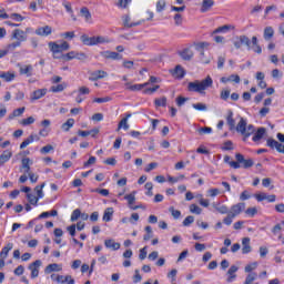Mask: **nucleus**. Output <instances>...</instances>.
I'll return each instance as SVG.
<instances>
[{
	"label": "nucleus",
	"instance_id": "nucleus-64",
	"mask_svg": "<svg viewBox=\"0 0 284 284\" xmlns=\"http://www.w3.org/2000/svg\"><path fill=\"white\" fill-rule=\"evenodd\" d=\"M26 112V106L13 110V116H21Z\"/></svg>",
	"mask_w": 284,
	"mask_h": 284
},
{
	"label": "nucleus",
	"instance_id": "nucleus-21",
	"mask_svg": "<svg viewBox=\"0 0 284 284\" xmlns=\"http://www.w3.org/2000/svg\"><path fill=\"white\" fill-rule=\"evenodd\" d=\"M34 71V68L29 64V65H22L20 67V74H24L26 77H32V72Z\"/></svg>",
	"mask_w": 284,
	"mask_h": 284
},
{
	"label": "nucleus",
	"instance_id": "nucleus-1",
	"mask_svg": "<svg viewBox=\"0 0 284 284\" xmlns=\"http://www.w3.org/2000/svg\"><path fill=\"white\" fill-rule=\"evenodd\" d=\"M214 85V80L212 77L207 75L203 80H195L193 82H189L187 90L189 92H197V94H205V90H210Z\"/></svg>",
	"mask_w": 284,
	"mask_h": 284
},
{
	"label": "nucleus",
	"instance_id": "nucleus-59",
	"mask_svg": "<svg viewBox=\"0 0 284 284\" xmlns=\"http://www.w3.org/2000/svg\"><path fill=\"white\" fill-rule=\"evenodd\" d=\"M9 19H13V21H23V19L26 18L19 13H11L9 16Z\"/></svg>",
	"mask_w": 284,
	"mask_h": 284
},
{
	"label": "nucleus",
	"instance_id": "nucleus-11",
	"mask_svg": "<svg viewBox=\"0 0 284 284\" xmlns=\"http://www.w3.org/2000/svg\"><path fill=\"white\" fill-rule=\"evenodd\" d=\"M36 34H38V37H50V34H52V27H40L36 30Z\"/></svg>",
	"mask_w": 284,
	"mask_h": 284
},
{
	"label": "nucleus",
	"instance_id": "nucleus-2",
	"mask_svg": "<svg viewBox=\"0 0 284 284\" xmlns=\"http://www.w3.org/2000/svg\"><path fill=\"white\" fill-rule=\"evenodd\" d=\"M236 132L242 134L244 139H250V136H252V134H254L255 132L254 124L247 125V120H245L244 118H241L240 122L236 125Z\"/></svg>",
	"mask_w": 284,
	"mask_h": 284
},
{
	"label": "nucleus",
	"instance_id": "nucleus-5",
	"mask_svg": "<svg viewBox=\"0 0 284 284\" xmlns=\"http://www.w3.org/2000/svg\"><path fill=\"white\" fill-rule=\"evenodd\" d=\"M11 39H16V41L23 43V41H28V34H26V31L21 29H14L12 31Z\"/></svg>",
	"mask_w": 284,
	"mask_h": 284
},
{
	"label": "nucleus",
	"instance_id": "nucleus-37",
	"mask_svg": "<svg viewBox=\"0 0 284 284\" xmlns=\"http://www.w3.org/2000/svg\"><path fill=\"white\" fill-rule=\"evenodd\" d=\"M230 30H232V26L230 24H224L222 27H219L217 29H215L212 34H219L221 32H230Z\"/></svg>",
	"mask_w": 284,
	"mask_h": 284
},
{
	"label": "nucleus",
	"instance_id": "nucleus-53",
	"mask_svg": "<svg viewBox=\"0 0 284 284\" xmlns=\"http://www.w3.org/2000/svg\"><path fill=\"white\" fill-rule=\"evenodd\" d=\"M256 281V273H251L246 276L244 284H252Z\"/></svg>",
	"mask_w": 284,
	"mask_h": 284
},
{
	"label": "nucleus",
	"instance_id": "nucleus-4",
	"mask_svg": "<svg viewBox=\"0 0 284 284\" xmlns=\"http://www.w3.org/2000/svg\"><path fill=\"white\" fill-rule=\"evenodd\" d=\"M266 145L267 148H271V150H276V152H278L280 154H284V144L270 138L266 141Z\"/></svg>",
	"mask_w": 284,
	"mask_h": 284
},
{
	"label": "nucleus",
	"instance_id": "nucleus-18",
	"mask_svg": "<svg viewBox=\"0 0 284 284\" xmlns=\"http://www.w3.org/2000/svg\"><path fill=\"white\" fill-rule=\"evenodd\" d=\"M267 132V129L265 128H258L257 131L255 132V134L253 135V141L254 143L261 141V139H263V136H265V133Z\"/></svg>",
	"mask_w": 284,
	"mask_h": 284
},
{
	"label": "nucleus",
	"instance_id": "nucleus-35",
	"mask_svg": "<svg viewBox=\"0 0 284 284\" xmlns=\"http://www.w3.org/2000/svg\"><path fill=\"white\" fill-rule=\"evenodd\" d=\"M80 14L85 19V21H90V19H92V13H90V9H88V7L81 8Z\"/></svg>",
	"mask_w": 284,
	"mask_h": 284
},
{
	"label": "nucleus",
	"instance_id": "nucleus-45",
	"mask_svg": "<svg viewBox=\"0 0 284 284\" xmlns=\"http://www.w3.org/2000/svg\"><path fill=\"white\" fill-rule=\"evenodd\" d=\"M61 59H63L64 61H72V59H77V51H71L67 54H62Z\"/></svg>",
	"mask_w": 284,
	"mask_h": 284
},
{
	"label": "nucleus",
	"instance_id": "nucleus-44",
	"mask_svg": "<svg viewBox=\"0 0 284 284\" xmlns=\"http://www.w3.org/2000/svg\"><path fill=\"white\" fill-rule=\"evenodd\" d=\"M27 199H28L30 205H38L40 197L36 196V195L32 194V193H28V194H27Z\"/></svg>",
	"mask_w": 284,
	"mask_h": 284
},
{
	"label": "nucleus",
	"instance_id": "nucleus-16",
	"mask_svg": "<svg viewBox=\"0 0 284 284\" xmlns=\"http://www.w3.org/2000/svg\"><path fill=\"white\" fill-rule=\"evenodd\" d=\"M180 57L183 59V61H192L194 51L191 49H184L182 52H180Z\"/></svg>",
	"mask_w": 284,
	"mask_h": 284
},
{
	"label": "nucleus",
	"instance_id": "nucleus-31",
	"mask_svg": "<svg viewBox=\"0 0 284 284\" xmlns=\"http://www.w3.org/2000/svg\"><path fill=\"white\" fill-rule=\"evenodd\" d=\"M44 187H45V182L34 187V192L37 193L38 199H43V196H45V194L43 193Z\"/></svg>",
	"mask_w": 284,
	"mask_h": 284
},
{
	"label": "nucleus",
	"instance_id": "nucleus-48",
	"mask_svg": "<svg viewBox=\"0 0 284 284\" xmlns=\"http://www.w3.org/2000/svg\"><path fill=\"white\" fill-rule=\"evenodd\" d=\"M81 219V210L75 209L71 214V221L74 223V221H79Z\"/></svg>",
	"mask_w": 284,
	"mask_h": 284
},
{
	"label": "nucleus",
	"instance_id": "nucleus-40",
	"mask_svg": "<svg viewBox=\"0 0 284 284\" xmlns=\"http://www.w3.org/2000/svg\"><path fill=\"white\" fill-rule=\"evenodd\" d=\"M21 41L17 40L16 42H12L10 44L7 45V52H14V50H17V48H21Z\"/></svg>",
	"mask_w": 284,
	"mask_h": 284
},
{
	"label": "nucleus",
	"instance_id": "nucleus-19",
	"mask_svg": "<svg viewBox=\"0 0 284 284\" xmlns=\"http://www.w3.org/2000/svg\"><path fill=\"white\" fill-rule=\"evenodd\" d=\"M55 281L57 283H68V284H74V278H72L71 275H67V276H63V275H57L55 276ZM69 281V282H68Z\"/></svg>",
	"mask_w": 284,
	"mask_h": 284
},
{
	"label": "nucleus",
	"instance_id": "nucleus-32",
	"mask_svg": "<svg viewBox=\"0 0 284 284\" xmlns=\"http://www.w3.org/2000/svg\"><path fill=\"white\" fill-rule=\"evenodd\" d=\"M122 19L124 28H134L136 26H141V22L130 23V16H123Z\"/></svg>",
	"mask_w": 284,
	"mask_h": 284
},
{
	"label": "nucleus",
	"instance_id": "nucleus-47",
	"mask_svg": "<svg viewBox=\"0 0 284 284\" xmlns=\"http://www.w3.org/2000/svg\"><path fill=\"white\" fill-rule=\"evenodd\" d=\"M121 128H123V130H130V124H128V118H123L119 125H118V130H121Z\"/></svg>",
	"mask_w": 284,
	"mask_h": 284
},
{
	"label": "nucleus",
	"instance_id": "nucleus-20",
	"mask_svg": "<svg viewBox=\"0 0 284 284\" xmlns=\"http://www.w3.org/2000/svg\"><path fill=\"white\" fill-rule=\"evenodd\" d=\"M128 85V90H131V92H140V90H143V88H148V85H150V82H145L143 84H132L130 85V83H126Z\"/></svg>",
	"mask_w": 284,
	"mask_h": 284
},
{
	"label": "nucleus",
	"instance_id": "nucleus-23",
	"mask_svg": "<svg viewBox=\"0 0 284 284\" xmlns=\"http://www.w3.org/2000/svg\"><path fill=\"white\" fill-rule=\"evenodd\" d=\"M61 265L53 263V264H49L45 268L44 272L45 274H52V272H61Z\"/></svg>",
	"mask_w": 284,
	"mask_h": 284
},
{
	"label": "nucleus",
	"instance_id": "nucleus-33",
	"mask_svg": "<svg viewBox=\"0 0 284 284\" xmlns=\"http://www.w3.org/2000/svg\"><path fill=\"white\" fill-rule=\"evenodd\" d=\"M13 244L12 243H8L2 251L0 252V257L2 258H8V254L10 253V250H12Z\"/></svg>",
	"mask_w": 284,
	"mask_h": 284
},
{
	"label": "nucleus",
	"instance_id": "nucleus-13",
	"mask_svg": "<svg viewBox=\"0 0 284 284\" xmlns=\"http://www.w3.org/2000/svg\"><path fill=\"white\" fill-rule=\"evenodd\" d=\"M80 40L82 41L83 45H98L97 44V37H88L87 34H82L80 37Z\"/></svg>",
	"mask_w": 284,
	"mask_h": 284
},
{
	"label": "nucleus",
	"instance_id": "nucleus-46",
	"mask_svg": "<svg viewBox=\"0 0 284 284\" xmlns=\"http://www.w3.org/2000/svg\"><path fill=\"white\" fill-rule=\"evenodd\" d=\"M192 108H194V110H197L200 112H205L207 110V105L205 103H194L192 104Z\"/></svg>",
	"mask_w": 284,
	"mask_h": 284
},
{
	"label": "nucleus",
	"instance_id": "nucleus-14",
	"mask_svg": "<svg viewBox=\"0 0 284 284\" xmlns=\"http://www.w3.org/2000/svg\"><path fill=\"white\" fill-rule=\"evenodd\" d=\"M12 159V151L4 150L0 155V165H6Z\"/></svg>",
	"mask_w": 284,
	"mask_h": 284
},
{
	"label": "nucleus",
	"instance_id": "nucleus-62",
	"mask_svg": "<svg viewBox=\"0 0 284 284\" xmlns=\"http://www.w3.org/2000/svg\"><path fill=\"white\" fill-rule=\"evenodd\" d=\"M199 134H212V128L210 126L200 128Z\"/></svg>",
	"mask_w": 284,
	"mask_h": 284
},
{
	"label": "nucleus",
	"instance_id": "nucleus-30",
	"mask_svg": "<svg viewBox=\"0 0 284 284\" xmlns=\"http://www.w3.org/2000/svg\"><path fill=\"white\" fill-rule=\"evenodd\" d=\"M68 88V83L62 82L61 84H57V85H52L50 88V92H63V90H65Z\"/></svg>",
	"mask_w": 284,
	"mask_h": 284
},
{
	"label": "nucleus",
	"instance_id": "nucleus-39",
	"mask_svg": "<svg viewBox=\"0 0 284 284\" xmlns=\"http://www.w3.org/2000/svg\"><path fill=\"white\" fill-rule=\"evenodd\" d=\"M124 199L125 201H128L129 205H134V201H136V191L126 194Z\"/></svg>",
	"mask_w": 284,
	"mask_h": 284
},
{
	"label": "nucleus",
	"instance_id": "nucleus-9",
	"mask_svg": "<svg viewBox=\"0 0 284 284\" xmlns=\"http://www.w3.org/2000/svg\"><path fill=\"white\" fill-rule=\"evenodd\" d=\"M243 210H245V203L241 202V203L234 204L231 207V211L229 212V214L232 215L234 219L235 216H239V214H241Z\"/></svg>",
	"mask_w": 284,
	"mask_h": 284
},
{
	"label": "nucleus",
	"instance_id": "nucleus-6",
	"mask_svg": "<svg viewBox=\"0 0 284 284\" xmlns=\"http://www.w3.org/2000/svg\"><path fill=\"white\" fill-rule=\"evenodd\" d=\"M48 94V89H38L33 91L30 94V101L31 103H34V101H39V99H43Z\"/></svg>",
	"mask_w": 284,
	"mask_h": 284
},
{
	"label": "nucleus",
	"instance_id": "nucleus-3",
	"mask_svg": "<svg viewBox=\"0 0 284 284\" xmlns=\"http://www.w3.org/2000/svg\"><path fill=\"white\" fill-rule=\"evenodd\" d=\"M49 48L53 54H59V52L70 50V43L65 41L61 44H58L57 42H49Z\"/></svg>",
	"mask_w": 284,
	"mask_h": 284
},
{
	"label": "nucleus",
	"instance_id": "nucleus-15",
	"mask_svg": "<svg viewBox=\"0 0 284 284\" xmlns=\"http://www.w3.org/2000/svg\"><path fill=\"white\" fill-rule=\"evenodd\" d=\"M252 246L250 245V237L242 239V254H250Z\"/></svg>",
	"mask_w": 284,
	"mask_h": 284
},
{
	"label": "nucleus",
	"instance_id": "nucleus-25",
	"mask_svg": "<svg viewBox=\"0 0 284 284\" xmlns=\"http://www.w3.org/2000/svg\"><path fill=\"white\" fill-rule=\"evenodd\" d=\"M237 39L240 40L241 45H246L247 50H252V41L247 36H240Z\"/></svg>",
	"mask_w": 284,
	"mask_h": 284
},
{
	"label": "nucleus",
	"instance_id": "nucleus-36",
	"mask_svg": "<svg viewBox=\"0 0 284 284\" xmlns=\"http://www.w3.org/2000/svg\"><path fill=\"white\" fill-rule=\"evenodd\" d=\"M214 209L216 210V212H219L220 214H230V209H227L226 205H221V203L215 204Z\"/></svg>",
	"mask_w": 284,
	"mask_h": 284
},
{
	"label": "nucleus",
	"instance_id": "nucleus-17",
	"mask_svg": "<svg viewBox=\"0 0 284 284\" xmlns=\"http://www.w3.org/2000/svg\"><path fill=\"white\" fill-rule=\"evenodd\" d=\"M104 59H112L113 61H121V59H123V55H121L114 51H105Z\"/></svg>",
	"mask_w": 284,
	"mask_h": 284
},
{
	"label": "nucleus",
	"instance_id": "nucleus-49",
	"mask_svg": "<svg viewBox=\"0 0 284 284\" xmlns=\"http://www.w3.org/2000/svg\"><path fill=\"white\" fill-rule=\"evenodd\" d=\"M144 187L148 190L146 196H154V193L152 192L154 184H152V182H146Z\"/></svg>",
	"mask_w": 284,
	"mask_h": 284
},
{
	"label": "nucleus",
	"instance_id": "nucleus-8",
	"mask_svg": "<svg viewBox=\"0 0 284 284\" xmlns=\"http://www.w3.org/2000/svg\"><path fill=\"white\" fill-rule=\"evenodd\" d=\"M41 260H37L29 265V270L31 271V278H37L39 276V267H41Z\"/></svg>",
	"mask_w": 284,
	"mask_h": 284
},
{
	"label": "nucleus",
	"instance_id": "nucleus-55",
	"mask_svg": "<svg viewBox=\"0 0 284 284\" xmlns=\"http://www.w3.org/2000/svg\"><path fill=\"white\" fill-rule=\"evenodd\" d=\"M192 223H194V216H192V215L186 216L183 221L184 227H190V225H192Z\"/></svg>",
	"mask_w": 284,
	"mask_h": 284
},
{
	"label": "nucleus",
	"instance_id": "nucleus-12",
	"mask_svg": "<svg viewBox=\"0 0 284 284\" xmlns=\"http://www.w3.org/2000/svg\"><path fill=\"white\" fill-rule=\"evenodd\" d=\"M104 246L108 250H113L114 252H116V250H121V243L114 242L112 239L105 240Z\"/></svg>",
	"mask_w": 284,
	"mask_h": 284
},
{
	"label": "nucleus",
	"instance_id": "nucleus-29",
	"mask_svg": "<svg viewBox=\"0 0 284 284\" xmlns=\"http://www.w3.org/2000/svg\"><path fill=\"white\" fill-rule=\"evenodd\" d=\"M274 37V28L272 27H266L264 29V39L265 41H271Z\"/></svg>",
	"mask_w": 284,
	"mask_h": 284
},
{
	"label": "nucleus",
	"instance_id": "nucleus-58",
	"mask_svg": "<svg viewBox=\"0 0 284 284\" xmlns=\"http://www.w3.org/2000/svg\"><path fill=\"white\" fill-rule=\"evenodd\" d=\"M169 212H171L173 219H181V211L174 210L173 206L169 209Z\"/></svg>",
	"mask_w": 284,
	"mask_h": 284
},
{
	"label": "nucleus",
	"instance_id": "nucleus-51",
	"mask_svg": "<svg viewBox=\"0 0 284 284\" xmlns=\"http://www.w3.org/2000/svg\"><path fill=\"white\" fill-rule=\"evenodd\" d=\"M256 267H258V263L253 262V263H251V264H247V265L245 266L244 271H245L246 273L254 272V270H256Z\"/></svg>",
	"mask_w": 284,
	"mask_h": 284
},
{
	"label": "nucleus",
	"instance_id": "nucleus-38",
	"mask_svg": "<svg viewBox=\"0 0 284 284\" xmlns=\"http://www.w3.org/2000/svg\"><path fill=\"white\" fill-rule=\"evenodd\" d=\"M155 108H165L168 105V98L162 97L154 100Z\"/></svg>",
	"mask_w": 284,
	"mask_h": 284
},
{
	"label": "nucleus",
	"instance_id": "nucleus-60",
	"mask_svg": "<svg viewBox=\"0 0 284 284\" xmlns=\"http://www.w3.org/2000/svg\"><path fill=\"white\" fill-rule=\"evenodd\" d=\"M30 143H32V138L29 136L20 144V150H26Z\"/></svg>",
	"mask_w": 284,
	"mask_h": 284
},
{
	"label": "nucleus",
	"instance_id": "nucleus-28",
	"mask_svg": "<svg viewBox=\"0 0 284 284\" xmlns=\"http://www.w3.org/2000/svg\"><path fill=\"white\" fill-rule=\"evenodd\" d=\"M132 3V0H115L116 8L121 10H128V7Z\"/></svg>",
	"mask_w": 284,
	"mask_h": 284
},
{
	"label": "nucleus",
	"instance_id": "nucleus-26",
	"mask_svg": "<svg viewBox=\"0 0 284 284\" xmlns=\"http://www.w3.org/2000/svg\"><path fill=\"white\" fill-rule=\"evenodd\" d=\"M113 214H114V209L108 207V209L104 211L102 221H104L105 223H110V221H112V215H113Z\"/></svg>",
	"mask_w": 284,
	"mask_h": 284
},
{
	"label": "nucleus",
	"instance_id": "nucleus-7",
	"mask_svg": "<svg viewBox=\"0 0 284 284\" xmlns=\"http://www.w3.org/2000/svg\"><path fill=\"white\" fill-rule=\"evenodd\" d=\"M237 163H242V168L247 170V168H252L254 165V161L252 159L245 160V156L241 153L235 155Z\"/></svg>",
	"mask_w": 284,
	"mask_h": 284
},
{
	"label": "nucleus",
	"instance_id": "nucleus-42",
	"mask_svg": "<svg viewBox=\"0 0 284 284\" xmlns=\"http://www.w3.org/2000/svg\"><path fill=\"white\" fill-rule=\"evenodd\" d=\"M178 79H183L185 77V70L181 65H176L173 73Z\"/></svg>",
	"mask_w": 284,
	"mask_h": 284
},
{
	"label": "nucleus",
	"instance_id": "nucleus-10",
	"mask_svg": "<svg viewBox=\"0 0 284 284\" xmlns=\"http://www.w3.org/2000/svg\"><path fill=\"white\" fill-rule=\"evenodd\" d=\"M108 72L103 70L93 71L90 73L89 81H99V79H105Z\"/></svg>",
	"mask_w": 284,
	"mask_h": 284
},
{
	"label": "nucleus",
	"instance_id": "nucleus-43",
	"mask_svg": "<svg viewBox=\"0 0 284 284\" xmlns=\"http://www.w3.org/2000/svg\"><path fill=\"white\" fill-rule=\"evenodd\" d=\"M74 126V119H69L67 120V122H64L62 124V130H64V132H70V128Z\"/></svg>",
	"mask_w": 284,
	"mask_h": 284
},
{
	"label": "nucleus",
	"instance_id": "nucleus-54",
	"mask_svg": "<svg viewBox=\"0 0 284 284\" xmlns=\"http://www.w3.org/2000/svg\"><path fill=\"white\" fill-rule=\"evenodd\" d=\"M165 10V0H158L156 12H163Z\"/></svg>",
	"mask_w": 284,
	"mask_h": 284
},
{
	"label": "nucleus",
	"instance_id": "nucleus-27",
	"mask_svg": "<svg viewBox=\"0 0 284 284\" xmlns=\"http://www.w3.org/2000/svg\"><path fill=\"white\" fill-rule=\"evenodd\" d=\"M21 163H22V170H24V174H30V164L32 163L30 158H23L21 160Z\"/></svg>",
	"mask_w": 284,
	"mask_h": 284
},
{
	"label": "nucleus",
	"instance_id": "nucleus-57",
	"mask_svg": "<svg viewBox=\"0 0 284 284\" xmlns=\"http://www.w3.org/2000/svg\"><path fill=\"white\" fill-rule=\"evenodd\" d=\"M190 212H192V214H201L202 210H201V207H199V205L191 204L190 205Z\"/></svg>",
	"mask_w": 284,
	"mask_h": 284
},
{
	"label": "nucleus",
	"instance_id": "nucleus-56",
	"mask_svg": "<svg viewBox=\"0 0 284 284\" xmlns=\"http://www.w3.org/2000/svg\"><path fill=\"white\" fill-rule=\"evenodd\" d=\"M245 214H247L251 217H254V216H256V214H258V210L256 207H248L245 211Z\"/></svg>",
	"mask_w": 284,
	"mask_h": 284
},
{
	"label": "nucleus",
	"instance_id": "nucleus-52",
	"mask_svg": "<svg viewBox=\"0 0 284 284\" xmlns=\"http://www.w3.org/2000/svg\"><path fill=\"white\" fill-rule=\"evenodd\" d=\"M53 151H54V146H52V144H48L40 150L41 154H50V152H53Z\"/></svg>",
	"mask_w": 284,
	"mask_h": 284
},
{
	"label": "nucleus",
	"instance_id": "nucleus-61",
	"mask_svg": "<svg viewBox=\"0 0 284 284\" xmlns=\"http://www.w3.org/2000/svg\"><path fill=\"white\" fill-rule=\"evenodd\" d=\"M21 125H32L34 123V119L32 116H29L27 119L21 120Z\"/></svg>",
	"mask_w": 284,
	"mask_h": 284
},
{
	"label": "nucleus",
	"instance_id": "nucleus-50",
	"mask_svg": "<svg viewBox=\"0 0 284 284\" xmlns=\"http://www.w3.org/2000/svg\"><path fill=\"white\" fill-rule=\"evenodd\" d=\"M230 94H231L230 89H224L221 91L220 98L222 99V101H227V99H230Z\"/></svg>",
	"mask_w": 284,
	"mask_h": 284
},
{
	"label": "nucleus",
	"instance_id": "nucleus-34",
	"mask_svg": "<svg viewBox=\"0 0 284 284\" xmlns=\"http://www.w3.org/2000/svg\"><path fill=\"white\" fill-rule=\"evenodd\" d=\"M14 73L11 72H0V79H4L8 83H10V81H14Z\"/></svg>",
	"mask_w": 284,
	"mask_h": 284
},
{
	"label": "nucleus",
	"instance_id": "nucleus-63",
	"mask_svg": "<svg viewBox=\"0 0 284 284\" xmlns=\"http://www.w3.org/2000/svg\"><path fill=\"white\" fill-rule=\"evenodd\" d=\"M61 37L63 39H74V31H68V32L61 33Z\"/></svg>",
	"mask_w": 284,
	"mask_h": 284
},
{
	"label": "nucleus",
	"instance_id": "nucleus-22",
	"mask_svg": "<svg viewBox=\"0 0 284 284\" xmlns=\"http://www.w3.org/2000/svg\"><path fill=\"white\" fill-rule=\"evenodd\" d=\"M214 6V0H203L201 12H210L212 10V7Z\"/></svg>",
	"mask_w": 284,
	"mask_h": 284
},
{
	"label": "nucleus",
	"instance_id": "nucleus-41",
	"mask_svg": "<svg viewBox=\"0 0 284 284\" xmlns=\"http://www.w3.org/2000/svg\"><path fill=\"white\" fill-rule=\"evenodd\" d=\"M236 272H239V266L236 265H232L229 271H227V274L230 275L229 277V282L232 281V278H236Z\"/></svg>",
	"mask_w": 284,
	"mask_h": 284
},
{
	"label": "nucleus",
	"instance_id": "nucleus-24",
	"mask_svg": "<svg viewBox=\"0 0 284 284\" xmlns=\"http://www.w3.org/2000/svg\"><path fill=\"white\" fill-rule=\"evenodd\" d=\"M234 113L232 111H230L227 118H226V122H227V125L230 128V130H236V121L234 120Z\"/></svg>",
	"mask_w": 284,
	"mask_h": 284
}]
</instances>
